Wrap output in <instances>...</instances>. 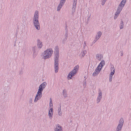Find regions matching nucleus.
Listing matches in <instances>:
<instances>
[{"label":"nucleus","instance_id":"4be33fe9","mask_svg":"<svg viewBox=\"0 0 131 131\" xmlns=\"http://www.w3.org/2000/svg\"><path fill=\"white\" fill-rule=\"evenodd\" d=\"M86 53V51H84L83 52L81 53V55H82V57H83L85 55V54Z\"/></svg>","mask_w":131,"mask_h":131},{"label":"nucleus","instance_id":"7ed1b4c3","mask_svg":"<svg viewBox=\"0 0 131 131\" xmlns=\"http://www.w3.org/2000/svg\"><path fill=\"white\" fill-rule=\"evenodd\" d=\"M126 1V0H123L120 3L114 16V18L115 19H116L117 16L120 13L125 4Z\"/></svg>","mask_w":131,"mask_h":131},{"label":"nucleus","instance_id":"6ab92c4d","mask_svg":"<svg viewBox=\"0 0 131 131\" xmlns=\"http://www.w3.org/2000/svg\"><path fill=\"white\" fill-rule=\"evenodd\" d=\"M123 23L122 21H121L120 24V29L123 28Z\"/></svg>","mask_w":131,"mask_h":131},{"label":"nucleus","instance_id":"6e6552de","mask_svg":"<svg viewBox=\"0 0 131 131\" xmlns=\"http://www.w3.org/2000/svg\"><path fill=\"white\" fill-rule=\"evenodd\" d=\"M64 1H63V0H61L60 1V3L59 4L57 8V10L58 11H59L61 7H62L63 5L64 4Z\"/></svg>","mask_w":131,"mask_h":131},{"label":"nucleus","instance_id":"20e7f679","mask_svg":"<svg viewBox=\"0 0 131 131\" xmlns=\"http://www.w3.org/2000/svg\"><path fill=\"white\" fill-rule=\"evenodd\" d=\"M53 51L51 49H49L44 51V53L43 55V58L44 59L50 58L52 56Z\"/></svg>","mask_w":131,"mask_h":131},{"label":"nucleus","instance_id":"dca6fc26","mask_svg":"<svg viewBox=\"0 0 131 131\" xmlns=\"http://www.w3.org/2000/svg\"><path fill=\"white\" fill-rule=\"evenodd\" d=\"M96 57L97 59L99 60L102 59V56L101 54H97L96 55Z\"/></svg>","mask_w":131,"mask_h":131},{"label":"nucleus","instance_id":"4468645a","mask_svg":"<svg viewBox=\"0 0 131 131\" xmlns=\"http://www.w3.org/2000/svg\"><path fill=\"white\" fill-rule=\"evenodd\" d=\"M37 45L38 47L40 48H41L42 46V42L39 40H38Z\"/></svg>","mask_w":131,"mask_h":131},{"label":"nucleus","instance_id":"9b49d317","mask_svg":"<svg viewBox=\"0 0 131 131\" xmlns=\"http://www.w3.org/2000/svg\"><path fill=\"white\" fill-rule=\"evenodd\" d=\"M102 97V93L100 91V92L99 93V95L98 96V97L97 98V100L98 101V102H99L101 100V99Z\"/></svg>","mask_w":131,"mask_h":131},{"label":"nucleus","instance_id":"bb28decb","mask_svg":"<svg viewBox=\"0 0 131 131\" xmlns=\"http://www.w3.org/2000/svg\"><path fill=\"white\" fill-rule=\"evenodd\" d=\"M112 79H111V78L109 79L110 81L111 82L112 81Z\"/></svg>","mask_w":131,"mask_h":131},{"label":"nucleus","instance_id":"ddd939ff","mask_svg":"<svg viewBox=\"0 0 131 131\" xmlns=\"http://www.w3.org/2000/svg\"><path fill=\"white\" fill-rule=\"evenodd\" d=\"M102 69V67H100V66H98L96 68L95 71L97 73H99Z\"/></svg>","mask_w":131,"mask_h":131},{"label":"nucleus","instance_id":"1a4fd4ad","mask_svg":"<svg viewBox=\"0 0 131 131\" xmlns=\"http://www.w3.org/2000/svg\"><path fill=\"white\" fill-rule=\"evenodd\" d=\"M111 72L110 74V78H111L112 79V77L113 75L114 74L115 71V69H114L113 66V67H112V68H111Z\"/></svg>","mask_w":131,"mask_h":131},{"label":"nucleus","instance_id":"f03ea898","mask_svg":"<svg viewBox=\"0 0 131 131\" xmlns=\"http://www.w3.org/2000/svg\"><path fill=\"white\" fill-rule=\"evenodd\" d=\"M38 12L36 11L34 14L33 20V23L34 26H35L36 28L38 30H39L40 28V24L38 20Z\"/></svg>","mask_w":131,"mask_h":131},{"label":"nucleus","instance_id":"423d86ee","mask_svg":"<svg viewBox=\"0 0 131 131\" xmlns=\"http://www.w3.org/2000/svg\"><path fill=\"white\" fill-rule=\"evenodd\" d=\"M79 68V66L78 65L74 67L73 70L69 73L68 75V79H71V78L76 74L77 71L78 70Z\"/></svg>","mask_w":131,"mask_h":131},{"label":"nucleus","instance_id":"f8f14e48","mask_svg":"<svg viewBox=\"0 0 131 131\" xmlns=\"http://www.w3.org/2000/svg\"><path fill=\"white\" fill-rule=\"evenodd\" d=\"M102 35V33L101 31L99 32L96 37V39L97 40H98L101 37Z\"/></svg>","mask_w":131,"mask_h":131},{"label":"nucleus","instance_id":"a211bd4d","mask_svg":"<svg viewBox=\"0 0 131 131\" xmlns=\"http://www.w3.org/2000/svg\"><path fill=\"white\" fill-rule=\"evenodd\" d=\"M123 123H124L123 119V118H122L120 119L119 121V124H120L121 125H123Z\"/></svg>","mask_w":131,"mask_h":131},{"label":"nucleus","instance_id":"39448f33","mask_svg":"<svg viewBox=\"0 0 131 131\" xmlns=\"http://www.w3.org/2000/svg\"><path fill=\"white\" fill-rule=\"evenodd\" d=\"M56 54L55 55V63H54V69L55 72L56 73L58 72V58H59V52L58 51H57Z\"/></svg>","mask_w":131,"mask_h":131},{"label":"nucleus","instance_id":"f3484780","mask_svg":"<svg viewBox=\"0 0 131 131\" xmlns=\"http://www.w3.org/2000/svg\"><path fill=\"white\" fill-rule=\"evenodd\" d=\"M122 126L123 125H122L118 124L116 130V131H120L122 127Z\"/></svg>","mask_w":131,"mask_h":131},{"label":"nucleus","instance_id":"cd10ccee","mask_svg":"<svg viewBox=\"0 0 131 131\" xmlns=\"http://www.w3.org/2000/svg\"><path fill=\"white\" fill-rule=\"evenodd\" d=\"M77 0H74V2L75 3V2H77Z\"/></svg>","mask_w":131,"mask_h":131},{"label":"nucleus","instance_id":"9d476101","mask_svg":"<svg viewBox=\"0 0 131 131\" xmlns=\"http://www.w3.org/2000/svg\"><path fill=\"white\" fill-rule=\"evenodd\" d=\"M55 131H61L62 129L61 126L59 125H57L56 126V128H55Z\"/></svg>","mask_w":131,"mask_h":131},{"label":"nucleus","instance_id":"2eb2a0df","mask_svg":"<svg viewBox=\"0 0 131 131\" xmlns=\"http://www.w3.org/2000/svg\"><path fill=\"white\" fill-rule=\"evenodd\" d=\"M105 64V61L104 60L102 61L99 64L98 66H100V67H102H102Z\"/></svg>","mask_w":131,"mask_h":131},{"label":"nucleus","instance_id":"c85d7f7f","mask_svg":"<svg viewBox=\"0 0 131 131\" xmlns=\"http://www.w3.org/2000/svg\"><path fill=\"white\" fill-rule=\"evenodd\" d=\"M123 55V53H122V52H121V56H122Z\"/></svg>","mask_w":131,"mask_h":131},{"label":"nucleus","instance_id":"393cba45","mask_svg":"<svg viewBox=\"0 0 131 131\" xmlns=\"http://www.w3.org/2000/svg\"><path fill=\"white\" fill-rule=\"evenodd\" d=\"M63 94L64 96L65 97H66V92H65V91L64 90L63 91Z\"/></svg>","mask_w":131,"mask_h":131},{"label":"nucleus","instance_id":"aec40b11","mask_svg":"<svg viewBox=\"0 0 131 131\" xmlns=\"http://www.w3.org/2000/svg\"><path fill=\"white\" fill-rule=\"evenodd\" d=\"M76 3L77 2H75V3L74 2L73 7L72 8L73 10H75L76 8Z\"/></svg>","mask_w":131,"mask_h":131},{"label":"nucleus","instance_id":"a878e982","mask_svg":"<svg viewBox=\"0 0 131 131\" xmlns=\"http://www.w3.org/2000/svg\"><path fill=\"white\" fill-rule=\"evenodd\" d=\"M106 1V0H103V1H102V5H103L104 4Z\"/></svg>","mask_w":131,"mask_h":131},{"label":"nucleus","instance_id":"412c9836","mask_svg":"<svg viewBox=\"0 0 131 131\" xmlns=\"http://www.w3.org/2000/svg\"><path fill=\"white\" fill-rule=\"evenodd\" d=\"M49 105L50 107H52L53 106L52 101V99L51 98H50V99Z\"/></svg>","mask_w":131,"mask_h":131},{"label":"nucleus","instance_id":"c756f323","mask_svg":"<svg viewBox=\"0 0 131 131\" xmlns=\"http://www.w3.org/2000/svg\"><path fill=\"white\" fill-rule=\"evenodd\" d=\"M66 0H63V1H64V3H65V1Z\"/></svg>","mask_w":131,"mask_h":131},{"label":"nucleus","instance_id":"0eeeda50","mask_svg":"<svg viewBox=\"0 0 131 131\" xmlns=\"http://www.w3.org/2000/svg\"><path fill=\"white\" fill-rule=\"evenodd\" d=\"M53 109L52 107L51 108L49 111L48 115L50 118V119H52V116L53 115Z\"/></svg>","mask_w":131,"mask_h":131},{"label":"nucleus","instance_id":"b1692460","mask_svg":"<svg viewBox=\"0 0 131 131\" xmlns=\"http://www.w3.org/2000/svg\"><path fill=\"white\" fill-rule=\"evenodd\" d=\"M98 74V73H97L95 71L93 73V75L94 76H95L97 75Z\"/></svg>","mask_w":131,"mask_h":131},{"label":"nucleus","instance_id":"5701e85b","mask_svg":"<svg viewBox=\"0 0 131 131\" xmlns=\"http://www.w3.org/2000/svg\"><path fill=\"white\" fill-rule=\"evenodd\" d=\"M58 111H59V112H58L59 115L60 116H61L62 115V112L61 111V108L59 109L58 110Z\"/></svg>","mask_w":131,"mask_h":131},{"label":"nucleus","instance_id":"f257e3e1","mask_svg":"<svg viewBox=\"0 0 131 131\" xmlns=\"http://www.w3.org/2000/svg\"><path fill=\"white\" fill-rule=\"evenodd\" d=\"M46 85V82H43L39 86L35 99L34 100L35 102H36L38 100L40 99L42 96V92L44 89Z\"/></svg>","mask_w":131,"mask_h":131}]
</instances>
